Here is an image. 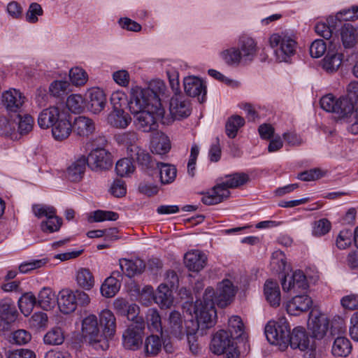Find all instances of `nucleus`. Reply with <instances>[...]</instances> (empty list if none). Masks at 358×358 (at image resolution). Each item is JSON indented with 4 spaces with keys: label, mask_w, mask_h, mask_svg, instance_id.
Returning <instances> with one entry per match:
<instances>
[{
    "label": "nucleus",
    "mask_w": 358,
    "mask_h": 358,
    "mask_svg": "<svg viewBox=\"0 0 358 358\" xmlns=\"http://www.w3.org/2000/svg\"><path fill=\"white\" fill-rule=\"evenodd\" d=\"M213 290L207 289L205 290L201 299H197L194 306V313L196 322H192L193 327L187 330L185 335L188 343H196V334L199 328L201 329L212 327L215 323L217 317L216 310L213 308Z\"/></svg>",
    "instance_id": "1"
},
{
    "label": "nucleus",
    "mask_w": 358,
    "mask_h": 358,
    "mask_svg": "<svg viewBox=\"0 0 358 358\" xmlns=\"http://www.w3.org/2000/svg\"><path fill=\"white\" fill-rule=\"evenodd\" d=\"M268 43L278 62H288L296 52V37L292 32L283 31L273 33L269 36Z\"/></svg>",
    "instance_id": "2"
},
{
    "label": "nucleus",
    "mask_w": 358,
    "mask_h": 358,
    "mask_svg": "<svg viewBox=\"0 0 358 358\" xmlns=\"http://www.w3.org/2000/svg\"><path fill=\"white\" fill-rule=\"evenodd\" d=\"M290 327L285 317L270 320L264 329L267 341L272 345L285 347L288 345Z\"/></svg>",
    "instance_id": "3"
},
{
    "label": "nucleus",
    "mask_w": 358,
    "mask_h": 358,
    "mask_svg": "<svg viewBox=\"0 0 358 358\" xmlns=\"http://www.w3.org/2000/svg\"><path fill=\"white\" fill-rule=\"evenodd\" d=\"M82 333L90 345L96 350H105L108 344L101 334L97 318L94 315H90L83 320Z\"/></svg>",
    "instance_id": "4"
},
{
    "label": "nucleus",
    "mask_w": 358,
    "mask_h": 358,
    "mask_svg": "<svg viewBox=\"0 0 358 358\" xmlns=\"http://www.w3.org/2000/svg\"><path fill=\"white\" fill-rule=\"evenodd\" d=\"M145 323L143 318L131 322L124 330L122 336V345L125 349L137 350L143 344Z\"/></svg>",
    "instance_id": "5"
},
{
    "label": "nucleus",
    "mask_w": 358,
    "mask_h": 358,
    "mask_svg": "<svg viewBox=\"0 0 358 358\" xmlns=\"http://www.w3.org/2000/svg\"><path fill=\"white\" fill-rule=\"evenodd\" d=\"M334 113L340 119H348V130L354 135L358 134V101L352 103L346 97L338 99Z\"/></svg>",
    "instance_id": "6"
},
{
    "label": "nucleus",
    "mask_w": 358,
    "mask_h": 358,
    "mask_svg": "<svg viewBox=\"0 0 358 358\" xmlns=\"http://www.w3.org/2000/svg\"><path fill=\"white\" fill-rule=\"evenodd\" d=\"M150 93V90H144L138 85H134L131 87L128 108L131 114L158 108L154 104V99L152 96H149Z\"/></svg>",
    "instance_id": "7"
},
{
    "label": "nucleus",
    "mask_w": 358,
    "mask_h": 358,
    "mask_svg": "<svg viewBox=\"0 0 358 358\" xmlns=\"http://www.w3.org/2000/svg\"><path fill=\"white\" fill-rule=\"evenodd\" d=\"M164 108L158 107L132 114L134 116V125L138 130L143 132H151L157 129V121L164 117Z\"/></svg>",
    "instance_id": "8"
},
{
    "label": "nucleus",
    "mask_w": 358,
    "mask_h": 358,
    "mask_svg": "<svg viewBox=\"0 0 358 358\" xmlns=\"http://www.w3.org/2000/svg\"><path fill=\"white\" fill-rule=\"evenodd\" d=\"M289 343L293 349L298 348L301 351L306 352L308 358L315 357V341L313 338L308 337L303 328L296 327L293 329L292 334L289 333Z\"/></svg>",
    "instance_id": "9"
},
{
    "label": "nucleus",
    "mask_w": 358,
    "mask_h": 358,
    "mask_svg": "<svg viewBox=\"0 0 358 358\" xmlns=\"http://www.w3.org/2000/svg\"><path fill=\"white\" fill-rule=\"evenodd\" d=\"M26 102L27 97L15 88L5 90L1 95V105L8 113L22 112Z\"/></svg>",
    "instance_id": "10"
},
{
    "label": "nucleus",
    "mask_w": 358,
    "mask_h": 358,
    "mask_svg": "<svg viewBox=\"0 0 358 358\" xmlns=\"http://www.w3.org/2000/svg\"><path fill=\"white\" fill-rule=\"evenodd\" d=\"M207 289L214 290L210 287H207L206 290ZM213 308H215V303L219 307L224 308L232 302L236 293V287L233 285L231 280L224 279L218 283L216 293L215 291H213ZM214 310H215V308H214Z\"/></svg>",
    "instance_id": "11"
},
{
    "label": "nucleus",
    "mask_w": 358,
    "mask_h": 358,
    "mask_svg": "<svg viewBox=\"0 0 358 358\" xmlns=\"http://www.w3.org/2000/svg\"><path fill=\"white\" fill-rule=\"evenodd\" d=\"M281 285L284 292L290 293L303 292L308 287L306 277L301 270L285 275Z\"/></svg>",
    "instance_id": "12"
},
{
    "label": "nucleus",
    "mask_w": 358,
    "mask_h": 358,
    "mask_svg": "<svg viewBox=\"0 0 358 358\" xmlns=\"http://www.w3.org/2000/svg\"><path fill=\"white\" fill-rule=\"evenodd\" d=\"M340 46L333 41L329 43L327 52L322 60V68L327 73L336 72L341 66L343 61V54L338 51Z\"/></svg>",
    "instance_id": "13"
},
{
    "label": "nucleus",
    "mask_w": 358,
    "mask_h": 358,
    "mask_svg": "<svg viewBox=\"0 0 358 358\" xmlns=\"http://www.w3.org/2000/svg\"><path fill=\"white\" fill-rule=\"evenodd\" d=\"M183 87L187 95L197 97L200 103L205 101L207 92L206 85L200 78L194 76L184 78Z\"/></svg>",
    "instance_id": "14"
},
{
    "label": "nucleus",
    "mask_w": 358,
    "mask_h": 358,
    "mask_svg": "<svg viewBox=\"0 0 358 358\" xmlns=\"http://www.w3.org/2000/svg\"><path fill=\"white\" fill-rule=\"evenodd\" d=\"M87 159V164L94 171L107 169L112 165L110 153L103 148L92 150Z\"/></svg>",
    "instance_id": "15"
},
{
    "label": "nucleus",
    "mask_w": 358,
    "mask_h": 358,
    "mask_svg": "<svg viewBox=\"0 0 358 358\" xmlns=\"http://www.w3.org/2000/svg\"><path fill=\"white\" fill-rule=\"evenodd\" d=\"M169 110L174 119L187 117L191 113L190 103L181 94H175L170 100Z\"/></svg>",
    "instance_id": "16"
},
{
    "label": "nucleus",
    "mask_w": 358,
    "mask_h": 358,
    "mask_svg": "<svg viewBox=\"0 0 358 358\" xmlns=\"http://www.w3.org/2000/svg\"><path fill=\"white\" fill-rule=\"evenodd\" d=\"M189 327H185L181 314L178 311H172L169 316L166 331L172 337L178 340L184 338Z\"/></svg>",
    "instance_id": "17"
},
{
    "label": "nucleus",
    "mask_w": 358,
    "mask_h": 358,
    "mask_svg": "<svg viewBox=\"0 0 358 358\" xmlns=\"http://www.w3.org/2000/svg\"><path fill=\"white\" fill-rule=\"evenodd\" d=\"M238 50L243 61V64L251 62L256 57L258 52L257 41L247 36L239 38L238 43Z\"/></svg>",
    "instance_id": "18"
},
{
    "label": "nucleus",
    "mask_w": 358,
    "mask_h": 358,
    "mask_svg": "<svg viewBox=\"0 0 358 358\" xmlns=\"http://www.w3.org/2000/svg\"><path fill=\"white\" fill-rule=\"evenodd\" d=\"M88 108L94 114H99L106 106L107 99L104 91L99 87H92L87 92Z\"/></svg>",
    "instance_id": "19"
},
{
    "label": "nucleus",
    "mask_w": 358,
    "mask_h": 358,
    "mask_svg": "<svg viewBox=\"0 0 358 358\" xmlns=\"http://www.w3.org/2000/svg\"><path fill=\"white\" fill-rule=\"evenodd\" d=\"M312 299L306 294H299L287 301L286 309L292 315H299L301 313L308 311L312 306Z\"/></svg>",
    "instance_id": "20"
},
{
    "label": "nucleus",
    "mask_w": 358,
    "mask_h": 358,
    "mask_svg": "<svg viewBox=\"0 0 358 358\" xmlns=\"http://www.w3.org/2000/svg\"><path fill=\"white\" fill-rule=\"evenodd\" d=\"M66 112L56 106L43 109L38 115V124L41 129L52 127Z\"/></svg>",
    "instance_id": "21"
},
{
    "label": "nucleus",
    "mask_w": 358,
    "mask_h": 358,
    "mask_svg": "<svg viewBox=\"0 0 358 358\" xmlns=\"http://www.w3.org/2000/svg\"><path fill=\"white\" fill-rule=\"evenodd\" d=\"M61 115L62 117L52 127V136L57 141L67 138L73 130L69 114L66 113Z\"/></svg>",
    "instance_id": "22"
},
{
    "label": "nucleus",
    "mask_w": 358,
    "mask_h": 358,
    "mask_svg": "<svg viewBox=\"0 0 358 358\" xmlns=\"http://www.w3.org/2000/svg\"><path fill=\"white\" fill-rule=\"evenodd\" d=\"M229 332L224 330L217 331L213 337L210 350L215 355H222L233 344Z\"/></svg>",
    "instance_id": "23"
},
{
    "label": "nucleus",
    "mask_w": 358,
    "mask_h": 358,
    "mask_svg": "<svg viewBox=\"0 0 358 358\" xmlns=\"http://www.w3.org/2000/svg\"><path fill=\"white\" fill-rule=\"evenodd\" d=\"M328 326L329 322L324 315H317L313 313L310 315L308 322V327L315 338H323L327 331Z\"/></svg>",
    "instance_id": "24"
},
{
    "label": "nucleus",
    "mask_w": 358,
    "mask_h": 358,
    "mask_svg": "<svg viewBox=\"0 0 358 358\" xmlns=\"http://www.w3.org/2000/svg\"><path fill=\"white\" fill-rule=\"evenodd\" d=\"M131 115L124 110H112L107 115L106 122L112 127L126 129L131 122Z\"/></svg>",
    "instance_id": "25"
},
{
    "label": "nucleus",
    "mask_w": 358,
    "mask_h": 358,
    "mask_svg": "<svg viewBox=\"0 0 358 358\" xmlns=\"http://www.w3.org/2000/svg\"><path fill=\"white\" fill-rule=\"evenodd\" d=\"M87 164V159L84 155L73 161L66 169L68 179L72 182L80 181L84 176Z\"/></svg>",
    "instance_id": "26"
},
{
    "label": "nucleus",
    "mask_w": 358,
    "mask_h": 358,
    "mask_svg": "<svg viewBox=\"0 0 358 358\" xmlns=\"http://www.w3.org/2000/svg\"><path fill=\"white\" fill-rule=\"evenodd\" d=\"M230 192L218 183L212 189L204 194L201 201L206 205H215L221 203L229 196Z\"/></svg>",
    "instance_id": "27"
},
{
    "label": "nucleus",
    "mask_w": 358,
    "mask_h": 358,
    "mask_svg": "<svg viewBox=\"0 0 358 358\" xmlns=\"http://www.w3.org/2000/svg\"><path fill=\"white\" fill-rule=\"evenodd\" d=\"M185 264L192 271H199L204 268L207 262L206 255L199 250L187 252L184 258Z\"/></svg>",
    "instance_id": "28"
},
{
    "label": "nucleus",
    "mask_w": 358,
    "mask_h": 358,
    "mask_svg": "<svg viewBox=\"0 0 358 358\" xmlns=\"http://www.w3.org/2000/svg\"><path fill=\"white\" fill-rule=\"evenodd\" d=\"M119 264L122 273L129 278L141 274L145 268L144 262L138 258L134 259H121L119 260Z\"/></svg>",
    "instance_id": "29"
},
{
    "label": "nucleus",
    "mask_w": 358,
    "mask_h": 358,
    "mask_svg": "<svg viewBox=\"0 0 358 358\" xmlns=\"http://www.w3.org/2000/svg\"><path fill=\"white\" fill-rule=\"evenodd\" d=\"M57 304L61 312L69 314L76 308L74 292L69 289H64L59 292Z\"/></svg>",
    "instance_id": "30"
},
{
    "label": "nucleus",
    "mask_w": 358,
    "mask_h": 358,
    "mask_svg": "<svg viewBox=\"0 0 358 358\" xmlns=\"http://www.w3.org/2000/svg\"><path fill=\"white\" fill-rule=\"evenodd\" d=\"M170 149V140L166 134L157 132L152 136L150 143V150L152 153L162 155L167 153Z\"/></svg>",
    "instance_id": "31"
},
{
    "label": "nucleus",
    "mask_w": 358,
    "mask_h": 358,
    "mask_svg": "<svg viewBox=\"0 0 358 358\" xmlns=\"http://www.w3.org/2000/svg\"><path fill=\"white\" fill-rule=\"evenodd\" d=\"M72 128L77 135L88 136L94 132L95 125L92 119L85 116H79L74 120Z\"/></svg>",
    "instance_id": "32"
},
{
    "label": "nucleus",
    "mask_w": 358,
    "mask_h": 358,
    "mask_svg": "<svg viewBox=\"0 0 358 358\" xmlns=\"http://www.w3.org/2000/svg\"><path fill=\"white\" fill-rule=\"evenodd\" d=\"M264 293L271 306L274 307L280 306L281 295L279 285L276 281L267 280L264 284Z\"/></svg>",
    "instance_id": "33"
},
{
    "label": "nucleus",
    "mask_w": 358,
    "mask_h": 358,
    "mask_svg": "<svg viewBox=\"0 0 358 358\" xmlns=\"http://www.w3.org/2000/svg\"><path fill=\"white\" fill-rule=\"evenodd\" d=\"M120 276L118 271H114L112 275L107 278L101 286V294L107 298L114 296L120 288V282L117 277Z\"/></svg>",
    "instance_id": "34"
},
{
    "label": "nucleus",
    "mask_w": 358,
    "mask_h": 358,
    "mask_svg": "<svg viewBox=\"0 0 358 358\" xmlns=\"http://www.w3.org/2000/svg\"><path fill=\"white\" fill-rule=\"evenodd\" d=\"M250 180L248 174L243 172H236L229 175H227L224 180L221 182L223 187L227 188H238L248 183Z\"/></svg>",
    "instance_id": "35"
},
{
    "label": "nucleus",
    "mask_w": 358,
    "mask_h": 358,
    "mask_svg": "<svg viewBox=\"0 0 358 358\" xmlns=\"http://www.w3.org/2000/svg\"><path fill=\"white\" fill-rule=\"evenodd\" d=\"M155 296V302L162 308H169L173 303L171 289L166 283H162L158 286Z\"/></svg>",
    "instance_id": "36"
},
{
    "label": "nucleus",
    "mask_w": 358,
    "mask_h": 358,
    "mask_svg": "<svg viewBox=\"0 0 358 358\" xmlns=\"http://www.w3.org/2000/svg\"><path fill=\"white\" fill-rule=\"evenodd\" d=\"M144 90H150V96L154 99V104L158 107H162L160 96L165 94L166 87L164 81L157 79L152 80L150 82L149 86L147 88H143Z\"/></svg>",
    "instance_id": "37"
},
{
    "label": "nucleus",
    "mask_w": 358,
    "mask_h": 358,
    "mask_svg": "<svg viewBox=\"0 0 358 358\" xmlns=\"http://www.w3.org/2000/svg\"><path fill=\"white\" fill-rule=\"evenodd\" d=\"M38 303L45 310L54 308L57 302L55 293L50 287H43L38 293Z\"/></svg>",
    "instance_id": "38"
},
{
    "label": "nucleus",
    "mask_w": 358,
    "mask_h": 358,
    "mask_svg": "<svg viewBox=\"0 0 358 358\" xmlns=\"http://www.w3.org/2000/svg\"><path fill=\"white\" fill-rule=\"evenodd\" d=\"M352 350L350 341L345 336H338L333 343L331 352L336 357H347Z\"/></svg>",
    "instance_id": "39"
},
{
    "label": "nucleus",
    "mask_w": 358,
    "mask_h": 358,
    "mask_svg": "<svg viewBox=\"0 0 358 358\" xmlns=\"http://www.w3.org/2000/svg\"><path fill=\"white\" fill-rule=\"evenodd\" d=\"M100 324L103 328V331L107 336H113L116 330L115 317L109 310H103L101 312Z\"/></svg>",
    "instance_id": "40"
},
{
    "label": "nucleus",
    "mask_w": 358,
    "mask_h": 358,
    "mask_svg": "<svg viewBox=\"0 0 358 358\" xmlns=\"http://www.w3.org/2000/svg\"><path fill=\"white\" fill-rule=\"evenodd\" d=\"M162 339L157 335H150L144 341V352L148 356L158 355L162 348Z\"/></svg>",
    "instance_id": "41"
},
{
    "label": "nucleus",
    "mask_w": 358,
    "mask_h": 358,
    "mask_svg": "<svg viewBox=\"0 0 358 358\" xmlns=\"http://www.w3.org/2000/svg\"><path fill=\"white\" fill-rule=\"evenodd\" d=\"M76 281L78 285L85 289L90 290L94 285V278L88 268H80L76 273Z\"/></svg>",
    "instance_id": "42"
},
{
    "label": "nucleus",
    "mask_w": 358,
    "mask_h": 358,
    "mask_svg": "<svg viewBox=\"0 0 358 358\" xmlns=\"http://www.w3.org/2000/svg\"><path fill=\"white\" fill-rule=\"evenodd\" d=\"M157 166L159 171L160 181L162 184H169L174 181L177 170L171 164L158 162Z\"/></svg>",
    "instance_id": "43"
},
{
    "label": "nucleus",
    "mask_w": 358,
    "mask_h": 358,
    "mask_svg": "<svg viewBox=\"0 0 358 358\" xmlns=\"http://www.w3.org/2000/svg\"><path fill=\"white\" fill-rule=\"evenodd\" d=\"M71 91V85L66 80H55L49 86L50 94L58 99H63Z\"/></svg>",
    "instance_id": "44"
},
{
    "label": "nucleus",
    "mask_w": 358,
    "mask_h": 358,
    "mask_svg": "<svg viewBox=\"0 0 358 358\" xmlns=\"http://www.w3.org/2000/svg\"><path fill=\"white\" fill-rule=\"evenodd\" d=\"M341 38L345 48H352L357 41L356 29L351 24H345L341 30Z\"/></svg>",
    "instance_id": "45"
},
{
    "label": "nucleus",
    "mask_w": 358,
    "mask_h": 358,
    "mask_svg": "<svg viewBox=\"0 0 358 358\" xmlns=\"http://www.w3.org/2000/svg\"><path fill=\"white\" fill-rule=\"evenodd\" d=\"M115 140L118 144L127 146L128 151L131 152V148L134 150V147L138 146L136 143L138 140V136L136 131H128L115 135Z\"/></svg>",
    "instance_id": "46"
},
{
    "label": "nucleus",
    "mask_w": 358,
    "mask_h": 358,
    "mask_svg": "<svg viewBox=\"0 0 358 358\" xmlns=\"http://www.w3.org/2000/svg\"><path fill=\"white\" fill-rule=\"evenodd\" d=\"M0 315L14 322L17 317V311L13 301L5 298L0 301Z\"/></svg>",
    "instance_id": "47"
},
{
    "label": "nucleus",
    "mask_w": 358,
    "mask_h": 358,
    "mask_svg": "<svg viewBox=\"0 0 358 358\" xmlns=\"http://www.w3.org/2000/svg\"><path fill=\"white\" fill-rule=\"evenodd\" d=\"M220 57L229 66L243 64V59L237 48L232 47L222 51Z\"/></svg>",
    "instance_id": "48"
},
{
    "label": "nucleus",
    "mask_w": 358,
    "mask_h": 358,
    "mask_svg": "<svg viewBox=\"0 0 358 358\" xmlns=\"http://www.w3.org/2000/svg\"><path fill=\"white\" fill-rule=\"evenodd\" d=\"M36 302L34 294L31 292H27L18 300L19 308L24 316H28L32 312Z\"/></svg>",
    "instance_id": "49"
},
{
    "label": "nucleus",
    "mask_w": 358,
    "mask_h": 358,
    "mask_svg": "<svg viewBox=\"0 0 358 358\" xmlns=\"http://www.w3.org/2000/svg\"><path fill=\"white\" fill-rule=\"evenodd\" d=\"M358 19V6H352V7L343 9L336 15V16H330L328 17L329 22L336 21H354Z\"/></svg>",
    "instance_id": "50"
},
{
    "label": "nucleus",
    "mask_w": 358,
    "mask_h": 358,
    "mask_svg": "<svg viewBox=\"0 0 358 358\" xmlns=\"http://www.w3.org/2000/svg\"><path fill=\"white\" fill-rule=\"evenodd\" d=\"M245 124L244 119L237 115L230 117L225 126L226 134L228 137L234 138L236 136L238 129Z\"/></svg>",
    "instance_id": "51"
},
{
    "label": "nucleus",
    "mask_w": 358,
    "mask_h": 358,
    "mask_svg": "<svg viewBox=\"0 0 358 358\" xmlns=\"http://www.w3.org/2000/svg\"><path fill=\"white\" fill-rule=\"evenodd\" d=\"M64 341V335L60 327H54L49 330L43 337L45 344L51 345H61Z\"/></svg>",
    "instance_id": "52"
},
{
    "label": "nucleus",
    "mask_w": 358,
    "mask_h": 358,
    "mask_svg": "<svg viewBox=\"0 0 358 358\" xmlns=\"http://www.w3.org/2000/svg\"><path fill=\"white\" fill-rule=\"evenodd\" d=\"M62 224V219L53 213L51 216H48L45 221L41 224V229L45 233H53L57 231Z\"/></svg>",
    "instance_id": "53"
},
{
    "label": "nucleus",
    "mask_w": 358,
    "mask_h": 358,
    "mask_svg": "<svg viewBox=\"0 0 358 358\" xmlns=\"http://www.w3.org/2000/svg\"><path fill=\"white\" fill-rule=\"evenodd\" d=\"M135 166L130 158H122L118 160L115 165V171L121 177H128L134 173Z\"/></svg>",
    "instance_id": "54"
},
{
    "label": "nucleus",
    "mask_w": 358,
    "mask_h": 358,
    "mask_svg": "<svg viewBox=\"0 0 358 358\" xmlns=\"http://www.w3.org/2000/svg\"><path fill=\"white\" fill-rule=\"evenodd\" d=\"M129 101L127 94L120 90L113 92L110 97L113 110H124L123 107L126 105L128 106Z\"/></svg>",
    "instance_id": "55"
},
{
    "label": "nucleus",
    "mask_w": 358,
    "mask_h": 358,
    "mask_svg": "<svg viewBox=\"0 0 358 358\" xmlns=\"http://www.w3.org/2000/svg\"><path fill=\"white\" fill-rule=\"evenodd\" d=\"M69 78L73 85L83 86L87 82L88 75L83 69L76 66L70 70Z\"/></svg>",
    "instance_id": "56"
},
{
    "label": "nucleus",
    "mask_w": 358,
    "mask_h": 358,
    "mask_svg": "<svg viewBox=\"0 0 358 358\" xmlns=\"http://www.w3.org/2000/svg\"><path fill=\"white\" fill-rule=\"evenodd\" d=\"M147 324L152 331L162 332L161 317L155 309H149L147 313Z\"/></svg>",
    "instance_id": "57"
},
{
    "label": "nucleus",
    "mask_w": 358,
    "mask_h": 358,
    "mask_svg": "<svg viewBox=\"0 0 358 358\" xmlns=\"http://www.w3.org/2000/svg\"><path fill=\"white\" fill-rule=\"evenodd\" d=\"M271 264L277 272L285 271L289 267L285 253L280 250L275 251L272 254Z\"/></svg>",
    "instance_id": "58"
},
{
    "label": "nucleus",
    "mask_w": 358,
    "mask_h": 358,
    "mask_svg": "<svg viewBox=\"0 0 358 358\" xmlns=\"http://www.w3.org/2000/svg\"><path fill=\"white\" fill-rule=\"evenodd\" d=\"M336 27L337 22L336 21L333 23L327 21V24L325 22H318L315 27V30L318 35L328 40L331 38L333 31Z\"/></svg>",
    "instance_id": "59"
},
{
    "label": "nucleus",
    "mask_w": 358,
    "mask_h": 358,
    "mask_svg": "<svg viewBox=\"0 0 358 358\" xmlns=\"http://www.w3.org/2000/svg\"><path fill=\"white\" fill-rule=\"evenodd\" d=\"M90 217L96 222L115 221L119 218V215L113 211L96 210L91 213Z\"/></svg>",
    "instance_id": "60"
},
{
    "label": "nucleus",
    "mask_w": 358,
    "mask_h": 358,
    "mask_svg": "<svg viewBox=\"0 0 358 358\" xmlns=\"http://www.w3.org/2000/svg\"><path fill=\"white\" fill-rule=\"evenodd\" d=\"M66 104L72 113H80L84 107V99L80 94H71L68 96Z\"/></svg>",
    "instance_id": "61"
},
{
    "label": "nucleus",
    "mask_w": 358,
    "mask_h": 358,
    "mask_svg": "<svg viewBox=\"0 0 358 358\" xmlns=\"http://www.w3.org/2000/svg\"><path fill=\"white\" fill-rule=\"evenodd\" d=\"M229 336L231 338H238L243 332V324L240 317L232 316L229 319Z\"/></svg>",
    "instance_id": "62"
},
{
    "label": "nucleus",
    "mask_w": 358,
    "mask_h": 358,
    "mask_svg": "<svg viewBox=\"0 0 358 358\" xmlns=\"http://www.w3.org/2000/svg\"><path fill=\"white\" fill-rule=\"evenodd\" d=\"M331 228V222L327 219H320L313 223L312 234L315 236H322L327 234Z\"/></svg>",
    "instance_id": "63"
},
{
    "label": "nucleus",
    "mask_w": 358,
    "mask_h": 358,
    "mask_svg": "<svg viewBox=\"0 0 358 358\" xmlns=\"http://www.w3.org/2000/svg\"><path fill=\"white\" fill-rule=\"evenodd\" d=\"M43 10L41 5L37 3H31L25 15L26 21L34 24L38 21V17L41 16Z\"/></svg>",
    "instance_id": "64"
}]
</instances>
